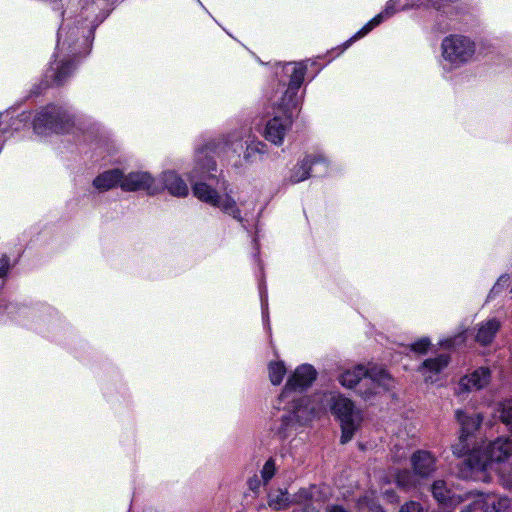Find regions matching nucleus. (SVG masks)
Masks as SVG:
<instances>
[{"instance_id":"40","label":"nucleus","mask_w":512,"mask_h":512,"mask_svg":"<svg viewBox=\"0 0 512 512\" xmlns=\"http://www.w3.org/2000/svg\"><path fill=\"white\" fill-rule=\"evenodd\" d=\"M215 170V163L213 161H208V171Z\"/></svg>"},{"instance_id":"11","label":"nucleus","mask_w":512,"mask_h":512,"mask_svg":"<svg viewBox=\"0 0 512 512\" xmlns=\"http://www.w3.org/2000/svg\"><path fill=\"white\" fill-rule=\"evenodd\" d=\"M289 66H291L290 81L281 101L287 103L288 106L297 107L299 104L297 93L304 80L307 67L302 62L289 64Z\"/></svg>"},{"instance_id":"43","label":"nucleus","mask_w":512,"mask_h":512,"mask_svg":"<svg viewBox=\"0 0 512 512\" xmlns=\"http://www.w3.org/2000/svg\"><path fill=\"white\" fill-rule=\"evenodd\" d=\"M508 427L512 431V423Z\"/></svg>"},{"instance_id":"32","label":"nucleus","mask_w":512,"mask_h":512,"mask_svg":"<svg viewBox=\"0 0 512 512\" xmlns=\"http://www.w3.org/2000/svg\"><path fill=\"white\" fill-rule=\"evenodd\" d=\"M428 346H429V341L427 339H421L420 341H418L412 345V350H414L418 353H424L427 351Z\"/></svg>"},{"instance_id":"42","label":"nucleus","mask_w":512,"mask_h":512,"mask_svg":"<svg viewBox=\"0 0 512 512\" xmlns=\"http://www.w3.org/2000/svg\"><path fill=\"white\" fill-rule=\"evenodd\" d=\"M385 484H389L390 481L389 480H383Z\"/></svg>"},{"instance_id":"29","label":"nucleus","mask_w":512,"mask_h":512,"mask_svg":"<svg viewBox=\"0 0 512 512\" xmlns=\"http://www.w3.org/2000/svg\"><path fill=\"white\" fill-rule=\"evenodd\" d=\"M499 408L501 421L509 426L512 423V399L501 402Z\"/></svg>"},{"instance_id":"18","label":"nucleus","mask_w":512,"mask_h":512,"mask_svg":"<svg viewBox=\"0 0 512 512\" xmlns=\"http://www.w3.org/2000/svg\"><path fill=\"white\" fill-rule=\"evenodd\" d=\"M162 182L170 194L177 197L188 195L189 189L186 183L175 172L167 171L162 174Z\"/></svg>"},{"instance_id":"9","label":"nucleus","mask_w":512,"mask_h":512,"mask_svg":"<svg viewBox=\"0 0 512 512\" xmlns=\"http://www.w3.org/2000/svg\"><path fill=\"white\" fill-rule=\"evenodd\" d=\"M315 490V487H312L310 490L300 489L293 499H290L287 491L281 489L273 490L268 495V505L274 510H283L292 503L303 504L314 496Z\"/></svg>"},{"instance_id":"35","label":"nucleus","mask_w":512,"mask_h":512,"mask_svg":"<svg viewBox=\"0 0 512 512\" xmlns=\"http://www.w3.org/2000/svg\"><path fill=\"white\" fill-rule=\"evenodd\" d=\"M382 494L383 496L389 501V502H395L397 501L396 495L394 492L390 491L389 489H383L382 488Z\"/></svg>"},{"instance_id":"34","label":"nucleus","mask_w":512,"mask_h":512,"mask_svg":"<svg viewBox=\"0 0 512 512\" xmlns=\"http://www.w3.org/2000/svg\"><path fill=\"white\" fill-rule=\"evenodd\" d=\"M508 282L507 276H502L498 279L497 283L492 288V293H498L500 291V288L503 287Z\"/></svg>"},{"instance_id":"4","label":"nucleus","mask_w":512,"mask_h":512,"mask_svg":"<svg viewBox=\"0 0 512 512\" xmlns=\"http://www.w3.org/2000/svg\"><path fill=\"white\" fill-rule=\"evenodd\" d=\"M297 107L288 106L280 102L276 108L273 118L268 120L264 130V137L275 145H281L287 131L292 125L293 110Z\"/></svg>"},{"instance_id":"33","label":"nucleus","mask_w":512,"mask_h":512,"mask_svg":"<svg viewBox=\"0 0 512 512\" xmlns=\"http://www.w3.org/2000/svg\"><path fill=\"white\" fill-rule=\"evenodd\" d=\"M10 268L9 259L5 256L0 258V278L6 276Z\"/></svg>"},{"instance_id":"10","label":"nucleus","mask_w":512,"mask_h":512,"mask_svg":"<svg viewBox=\"0 0 512 512\" xmlns=\"http://www.w3.org/2000/svg\"><path fill=\"white\" fill-rule=\"evenodd\" d=\"M316 378V371L311 365H301L288 379L281 398H287L290 391L302 390L312 384Z\"/></svg>"},{"instance_id":"1","label":"nucleus","mask_w":512,"mask_h":512,"mask_svg":"<svg viewBox=\"0 0 512 512\" xmlns=\"http://www.w3.org/2000/svg\"><path fill=\"white\" fill-rule=\"evenodd\" d=\"M322 399V397H320ZM327 402L334 415L339 419L342 429L341 443H347L354 436L355 431L360 426L362 416L360 411L356 410L351 400L342 396H326ZM325 410V405L321 400L320 403L313 404L307 396L293 399L291 416L285 417L284 420L296 421L304 424L311 421L320 412Z\"/></svg>"},{"instance_id":"13","label":"nucleus","mask_w":512,"mask_h":512,"mask_svg":"<svg viewBox=\"0 0 512 512\" xmlns=\"http://www.w3.org/2000/svg\"><path fill=\"white\" fill-rule=\"evenodd\" d=\"M414 474L420 478L429 477L436 470V460L427 451H417L411 457Z\"/></svg>"},{"instance_id":"24","label":"nucleus","mask_w":512,"mask_h":512,"mask_svg":"<svg viewBox=\"0 0 512 512\" xmlns=\"http://www.w3.org/2000/svg\"><path fill=\"white\" fill-rule=\"evenodd\" d=\"M397 486L404 489L410 490L418 485L416 475L411 474L408 470L399 471L395 475Z\"/></svg>"},{"instance_id":"38","label":"nucleus","mask_w":512,"mask_h":512,"mask_svg":"<svg viewBox=\"0 0 512 512\" xmlns=\"http://www.w3.org/2000/svg\"><path fill=\"white\" fill-rule=\"evenodd\" d=\"M460 338H461V336L459 335V336L455 337L454 339H450V340H448V341H447V345H448V346H453V345L457 344V343H458V340H459Z\"/></svg>"},{"instance_id":"21","label":"nucleus","mask_w":512,"mask_h":512,"mask_svg":"<svg viewBox=\"0 0 512 512\" xmlns=\"http://www.w3.org/2000/svg\"><path fill=\"white\" fill-rule=\"evenodd\" d=\"M395 4L392 1L387 2L383 11L371 19L361 30L357 32L354 38H360L369 33L374 27L378 26L384 19L391 17L395 13Z\"/></svg>"},{"instance_id":"15","label":"nucleus","mask_w":512,"mask_h":512,"mask_svg":"<svg viewBox=\"0 0 512 512\" xmlns=\"http://www.w3.org/2000/svg\"><path fill=\"white\" fill-rule=\"evenodd\" d=\"M431 490L434 498L439 503L445 504L447 506L458 505L467 499V495L464 498L462 495L457 494L455 491H452L450 488H448L446 482L443 480L435 481Z\"/></svg>"},{"instance_id":"26","label":"nucleus","mask_w":512,"mask_h":512,"mask_svg":"<svg viewBox=\"0 0 512 512\" xmlns=\"http://www.w3.org/2000/svg\"><path fill=\"white\" fill-rule=\"evenodd\" d=\"M54 65L56 67L52 66V69H55V81L58 84H61L72 72L74 66L72 62H55Z\"/></svg>"},{"instance_id":"16","label":"nucleus","mask_w":512,"mask_h":512,"mask_svg":"<svg viewBox=\"0 0 512 512\" xmlns=\"http://www.w3.org/2000/svg\"><path fill=\"white\" fill-rule=\"evenodd\" d=\"M316 164H323L325 168L328 166L323 156H309L293 168L290 175V181L292 183H299L307 179L310 176L311 167Z\"/></svg>"},{"instance_id":"12","label":"nucleus","mask_w":512,"mask_h":512,"mask_svg":"<svg viewBox=\"0 0 512 512\" xmlns=\"http://www.w3.org/2000/svg\"><path fill=\"white\" fill-rule=\"evenodd\" d=\"M121 189L124 191L147 190L151 194L158 192L154 179L147 172H132L126 176L122 174Z\"/></svg>"},{"instance_id":"36","label":"nucleus","mask_w":512,"mask_h":512,"mask_svg":"<svg viewBox=\"0 0 512 512\" xmlns=\"http://www.w3.org/2000/svg\"><path fill=\"white\" fill-rule=\"evenodd\" d=\"M407 456H408V452L405 449H403L399 455L395 456V461L400 462L402 459L407 458Z\"/></svg>"},{"instance_id":"28","label":"nucleus","mask_w":512,"mask_h":512,"mask_svg":"<svg viewBox=\"0 0 512 512\" xmlns=\"http://www.w3.org/2000/svg\"><path fill=\"white\" fill-rule=\"evenodd\" d=\"M265 148H266V145L263 142L258 141V140H251L247 144V147H246V150L244 153V157L247 160H251L256 156V154L264 153Z\"/></svg>"},{"instance_id":"27","label":"nucleus","mask_w":512,"mask_h":512,"mask_svg":"<svg viewBox=\"0 0 512 512\" xmlns=\"http://www.w3.org/2000/svg\"><path fill=\"white\" fill-rule=\"evenodd\" d=\"M359 508H368L372 511H379L380 505L378 504L377 497L374 491L366 493L358 500Z\"/></svg>"},{"instance_id":"31","label":"nucleus","mask_w":512,"mask_h":512,"mask_svg":"<svg viewBox=\"0 0 512 512\" xmlns=\"http://www.w3.org/2000/svg\"><path fill=\"white\" fill-rule=\"evenodd\" d=\"M399 512H422V508L419 503L410 501L403 505Z\"/></svg>"},{"instance_id":"39","label":"nucleus","mask_w":512,"mask_h":512,"mask_svg":"<svg viewBox=\"0 0 512 512\" xmlns=\"http://www.w3.org/2000/svg\"><path fill=\"white\" fill-rule=\"evenodd\" d=\"M293 512H316V511H315V509L308 510V508H300V509L293 510Z\"/></svg>"},{"instance_id":"23","label":"nucleus","mask_w":512,"mask_h":512,"mask_svg":"<svg viewBox=\"0 0 512 512\" xmlns=\"http://www.w3.org/2000/svg\"><path fill=\"white\" fill-rule=\"evenodd\" d=\"M193 194L199 200L206 202L210 205L215 204L216 198L218 197L217 192L212 189L208 184L203 182H197L193 186Z\"/></svg>"},{"instance_id":"6","label":"nucleus","mask_w":512,"mask_h":512,"mask_svg":"<svg viewBox=\"0 0 512 512\" xmlns=\"http://www.w3.org/2000/svg\"><path fill=\"white\" fill-rule=\"evenodd\" d=\"M70 123V116L65 110L55 105H50L37 113L34 119V128L37 131L49 129L55 132H62Z\"/></svg>"},{"instance_id":"2","label":"nucleus","mask_w":512,"mask_h":512,"mask_svg":"<svg viewBox=\"0 0 512 512\" xmlns=\"http://www.w3.org/2000/svg\"><path fill=\"white\" fill-rule=\"evenodd\" d=\"M512 463V439L497 437L478 449H473L459 467V476L486 482L490 472L502 473L504 465Z\"/></svg>"},{"instance_id":"25","label":"nucleus","mask_w":512,"mask_h":512,"mask_svg":"<svg viewBox=\"0 0 512 512\" xmlns=\"http://www.w3.org/2000/svg\"><path fill=\"white\" fill-rule=\"evenodd\" d=\"M285 374L286 368L283 362H271L269 364V378L273 385H279Z\"/></svg>"},{"instance_id":"17","label":"nucleus","mask_w":512,"mask_h":512,"mask_svg":"<svg viewBox=\"0 0 512 512\" xmlns=\"http://www.w3.org/2000/svg\"><path fill=\"white\" fill-rule=\"evenodd\" d=\"M502 323L497 318H491L478 324L475 341L481 345L490 344L500 330Z\"/></svg>"},{"instance_id":"20","label":"nucleus","mask_w":512,"mask_h":512,"mask_svg":"<svg viewBox=\"0 0 512 512\" xmlns=\"http://www.w3.org/2000/svg\"><path fill=\"white\" fill-rule=\"evenodd\" d=\"M449 363L447 355H439L435 358L427 359L420 367V371L425 376L426 381H432V375L440 373Z\"/></svg>"},{"instance_id":"30","label":"nucleus","mask_w":512,"mask_h":512,"mask_svg":"<svg viewBox=\"0 0 512 512\" xmlns=\"http://www.w3.org/2000/svg\"><path fill=\"white\" fill-rule=\"evenodd\" d=\"M275 472H276L275 461L272 458H270L265 462V464L261 470V476H262L264 482L267 483L269 480H271L272 477L275 475Z\"/></svg>"},{"instance_id":"19","label":"nucleus","mask_w":512,"mask_h":512,"mask_svg":"<svg viewBox=\"0 0 512 512\" xmlns=\"http://www.w3.org/2000/svg\"><path fill=\"white\" fill-rule=\"evenodd\" d=\"M121 180L122 172L119 169H113L98 175L94 179L93 185L100 191H106L114 188L117 185L121 187Z\"/></svg>"},{"instance_id":"37","label":"nucleus","mask_w":512,"mask_h":512,"mask_svg":"<svg viewBox=\"0 0 512 512\" xmlns=\"http://www.w3.org/2000/svg\"><path fill=\"white\" fill-rule=\"evenodd\" d=\"M327 512H347V511L340 506H333Z\"/></svg>"},{"instance_id":"8","label":"nucleus","mask_w":512,"mask_h":512,"mask_svg":"<svg viewBox=\"0 0 512 512\" xmlns=\"http://www.w3.org/2000/svg\"><path fill=\"white\" fill-rule=\"evenodd\" d=\"M461 512H512L507 498L477 494Z\"/></svg>"},{"instance_id":"5","label":"nucleus","mask_w":512,"mask_h":512,"mask_svg":"<svg viewBox=\"0 0 512 512\" xmlns=\"http://www.w3.org/2000/svg\"><path fill=\"white\" fill-rule=\"evenodd\" d=\"M443 57L454 64L469 61L475 52L474 43L463 36L447 37L442 42Z\"/></svg>"},{"instance_id":"41","label":"nucleus","mask_w":512,"mask_h":512,"mask_svg":"<svg viewBox=\"0 0 512 512\" xmlns=\"http://www.w3.org/2000/svg\"><path fill=\"white\" fill-rule=\"evenodd\" d=\"M262 299H261V302H262V305L263 307L266 305V299H264L263 295H261Z\"/></svg>"},{"instance_id":"7","label":"nucleus","mask_w":512,"mask_h":512,"mask_svg":"<svg viewBox=\"0 0 512 512\" xmlns=\"http://www.w3.org/2000/svg\"><path fill=\"white\" fill-rule=\"evenodd\" d=\"M456 417L461 426V433L459 442L453 445V453L457 456H462L469 450L468 437L479 428L483 418L480 414L468 415L463 411H457Z\"/></svg>"},{"instance_id":"14","label":"nucleus","mask_w":512,"mask_h":512,"mask_svg":"<svg viewBox=\"0 0 512 512\" xmlns=\"http://www.w3.org/2000/svg\"><path fill=\"white\" fill-rule=\"evenodd\" d=\"M490 378L489 369L481 367L476 369L473 373L462 377L459 382V389L461 392L482 389L488 385Z\"/></svg>"},{"instance_id":"3","label":"nucleus","mask_w":512,"mask_h":512,"mask_svg":"<svg viewBox=\"0 0 512 512\" xmlns=\"http://www.w3.org/2000/svg\"><path fill=\"white\" fill-rule=\"evenodd\" d=\"M340 383L347 388L360 385L359 393L365 398L377 394L380 389H387L391 383L390 375L381 367L373 366L366 369L358 365L343 372L339 377Z\"/></svg>"},{"instance_id":"22","label":"nucleus","mask_w":512,"mask_h":512,"mask_svg":"<svg viewBox=\"0 0 512 512\" xmlns=\"http://www.w3.org/2000/svg\"><path fill=\"white\" fill-rule=\"evenodd\" d=\"M216 203L212 204L214 207H218L221 209L222 212L232 216L234 219L238 221H242L240 210L237 206L236 201L230 197L229 195H226L225 197H218L216 198Z\"/></svg>"}]
</instances>
